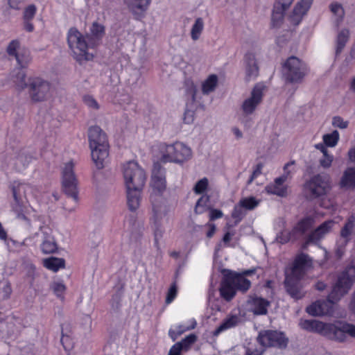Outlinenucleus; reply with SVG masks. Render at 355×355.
I'll return each mask as SVG.
<instances>
[{"mask_svg":"<svg viewBox=\"0 0 355 355\" xmlns=\"http://www.w3.org/2000/svg\"><path fill=\"white\" fill-rule=\"evenodd\" d=\"M13 198L11 211L15 218L26 228L32 227V220L36 218V210L33 203H40L42 192L39 186L24 181H15L10 185Z\"/></svg>","mask_w":355,"mask_h":355,"instance_id":"obj_1","label":"nucleus"},{"mask_svg":"<svg viewBox=\"0 0 355 355\" xmlns=\"http://www.w3.org/2000/svg\"><path fill=\"white\" fill-rule=\"evenodd\" d=\"M355 282V265L347 266L338 277L337 282L327 301H316L306 308L307 313L313 316H321L332 313L333 305L340 300Z\"/></svg>","mask_w":355,"mask_h":355,"instance_id":"obj_2","label":"nucleus"},{"mask_svg":"<svg viewBox=\"0 0 355 355\" xmlns=\"http://www.w3.org/2000/svg\"><path fill=\"white\" fill-rule=\"evenodd\" d=\"M311 267V257L307 254H300L295 257L293 265L286 269L285 287L293 298L300 299L303 297L304 277L307 270Z\"/></svg>","mask_w":355,"mask_h":355,"instance_id":"obj_3","label":"nucleus"},{"mask_svg":"<svg viewBox=\"0 0 355 355\" xmlns=\"http://www.w3.org/2000/svg\"><path fill=\"white\" fill-rule=\"evenodd\" d=\"M300 326L305 330L318 333L332 340L343 341L347 336L355 338V326L342 322L329 324L316 320H304L300 322Z\"/></svg>","mask_w":355,"mask_h":355,"instance_id":"obj_4","label":"nucleus"},{"mask_svg":"<svg viewBox=\"0 0 355 355\" xmlns=\"http://www.w3.org/2000/svg\"><path fill=\"white\" fill-rule=\"evenodd\" d=\"M15 85L21 88H28V94L32 101L43 102L50 99L53 94V88L51 83L40 77L29 78L26 83V74L24 71L17 69L12 76Z\"/></svg>","mask_w":355,"mask_h":355,"instance_id":"obj_5","label":"nucleus"},{"mask_svg":"<svg viewBox=\"0 0 355 355\" xmlns=\"http://www.w3.org/2000/svg\"><path fill=\"white\" fill-rule=\"evenodd\" d=\"M158 157L163 163L182 165L193 157V150L187 144L175 141L172 144L162 143L157 146Z\"/></svg>","mask_w":355,"mask_h":355,"instance_id":"obj_6","label":"nucleus"},{"mask_svg":"<svg viewBox=\"0 0 355 355\" xmlns=\"http://www.w3.org/2000/svg\"><path fill=\"white\" fill-rule=\"evenodd\" d=\"M67 43L73 58L78 62L89 61L94 58V53L88 50L96 46L97 43L89 36L85 37L76 28H71L69 30Z\"/></svg>","mask_w":355,"mask_h":355,"instance_id":"obj_7","label":"nucleus"},{"mask_svg":"<svg viewBox=\"0 0 355 355\" xmlns=\"http://www.w3.org/2000/svg\"><path fill=\"white\" fill-rule=\"evenodd\" d=\"M88 138L92 159L98 168H102L109 155L107 135L99 126L94 125L88 130Z\"/></svg>","mask_w":355,"mask_h":355,"instance_id":"obj_8","label":"nucleus"},{"mask_svg":"<svg viewBox=\"0 0 355 355\" xmlns=\"http://www.w3.org/2000/svg\"><path fill=\"white\" fill-rule=\"evenodd\" d=\"M121 171L125 189H143L146 174L144 168L135 161H128L121 165Z\"/></svg>","mask_w":355,"mask_h":355,"instance_id":"obj_9","label":"nucleus"},{"mask_svg":"<svg viewBox=\"0 0 355 355\" xmlns=\"http://www.w3.org/2000/svg\"><path fill=\"white\" fill-rule=\"evenodd\" d=\"M307 72L306 65L299 58L294 56L288 58L283 65L284 76L288 83H300Z\"/></svg>","mask_w":355,"mask_h":355,"instance_id":"obj_10","label":"nucleus"},{"mask_svg":"<svg viewBox=\"0 0 355 355\" xmlns=\"http://www.w3.org/2000/svg\"><path fill=\"white\" fill-rule=\"evenodd\" d=\"M74 165L72 161L64 164L62 171V187L64 192L77 202L78 181L73 171Z\"/></svg>","mask_w":355,"mask_h":355,"instance_id":"obj_11","label":"nucleus"},{"mask_svg":"<svg viewBox=\"0 0 355 355\" xmlns=\"http://www.w3.org/2000/svg\"><path fill=\"white\" fill-rule=\"evenodd\" d=\"M264 85L257 84L252 89L250 94L246 97L241 105V110L243 114H252L261 104L263 96Z\"/></svg>","mask_w":355,"mask_h":355,"instance_id":"obj_12","label":"nucleus"},{"mask_svg":"<svg viewBox=\"0 0 355 355\" xmlns=\"http://www.w3.org/2000/svg\"><path fill=\"white\" fill-rule=\"evenodd\" d=\"M166 215V211L164 206L153 204V215L150 223L156 243L162 238L165 232L162 225V219Z\"/></svg>","mask_w":355,"mask_h":355,"instance_id":"obj_13","label":"nucleus"},{"mask_svg":"<svg viewBox=\"0 0 355 355\" xmlns=\"http://www.w3.org/2000/svg\"><path fill=\"white\" fill-rule=\"evenodd\" d=\"M294 162L288 163L284 166V174L276 178L275 182L266 187L265 190L268 193L275 194L281 197L287 195V185L285 184L289 178V173L292 171Z\"/></svg>","mask_w":355,"mask_h":355,"instance_id":"obj_14","label":"nucleus"},{"mask_svg":"<svg viewBox=\"0 0 355 355\" xmlns=\"http://www.w3.org/2000/svg\"><path fill=\"white\" fill-rule=\"evenodd\" d=\"M257 340L263 347L276 346L284 347L288 343V339L283 333L270 330L261 331Z\"/></svg>","mask_w":355,"mask_h":355,"instance_id":"obj_15","label":"nucleus"},{"mask_svg":"<svg viewBox=\"0 0 355 355\" xmlns=\"http://www.w3.org/2000/svg\"><path fill=\"white\" fill-rule=\"evenodd\" d=\"M306 187L314 196L324 195L331 189L330 177L327 174L315 175L306 184Z\"/></svg>","mask_w":355,"mask_h":355,"instance_id":"obj_16","label":"nucleus"},{"mask_svg":"<svg viewBox=\"0 0 355 355\" xmlns=\"http://www.w3.org/2000/svg\"><path fill=\"white\" fill-rule=\"evenodd\" d=\"M355 228V214H352L340 231V235L336 241V254L338 258L342 257L345 252V248L350 240V236Z\"/></svg>","mask_w":355,"mask_h":355,"instance_id":"obj_17","label":"nucleus"},{"mask_svg":"<svg viewBox=\"0 0 355 355\" xmlns=\"http://www.w3.org/2000/svg\"><path fill=\"white\" fill-rule=\"evenodd\" d=\"M150 187L153 195L162 194L166 188L165 170L159 164H155L152 171Z\"/></svg>","mask_w":355,"mask_h":355,"instance_id":"obj_18","label":"nucleus"},{"mask_svg":"<svg viewBox=\"0 0 355 355\" xmlns=\"http://www.w3.org/2000/svg\"><path fill=\"white\" fill-rule=\"evenodd\" d=\"M336 223L333 220H327L318 226L309 236V241L316 243L323 239L334 229Z\"/></svg>","mask_w":355,"mask_h":355,"instance_id":"obj_19","label":"nucleus"},{"mask_svg":"<svg viewBox=\"0 0 355 355\" xmlns=\"http://www.w3.org/2000/svg\"><path fill=\"white\" fill-rule=\"evenodd\" d=\"M293 0H277L272 10V23L274 26L279 25L283 19L285 11L290 7Z\"/></svg>","mask_w":355,"mask_h":355,"instance_id":"obj_20","label":"nucleus"},{"mask_svg":"<svg viewBox=\"0 0 355 355\" xmlns=\"http://www.w3.org/2000/svg\"><path fill=\"white\" fill-rule=\"evenodd\" d=\"M241 321L239 313H231L228 315L221 324L213 331L214 336H218L220 334L237 326Z\"/></svg>","mask_w":355,"mask_h":355,"instance_id":"obj_21","label":"nucleus"},{"mask_svg":"<svg viewBox=\"0 0 355 355\" xmlns=\"http://www.w3.org/2000/svg\"><path fill=\"white\" fill-rule=\"evenodd\" d=\"M128 10L135 16H141L148 8L151 0H123Z\"/></svg>","mask_w":355,"mask_h":355,"instance_id":"obj_22","label":"nucleus"},{"mask_svg":"<svg viewBox=\"0 0 355 355\" xmlns=\"http://www.w3.org/2000/svg\"><path fill=\"white\" fill-rule=\"evenodd\" d=\"M244 62L246 79L248 80L254 79L259 73L255 55L252 53H246Z\"/></svg>","mask_w":355,"mask_h":355,"instance_id":"obj_23","label":"nucleus"},{"mask_svg":"<svg viewBox=\"0 0 355 355\" xmlns=\"http://www.w3.org/2000/svg\"><path fill=\"white\" fill-rule=\"evenodd\" d=\"M32 160V157L24 151L16 153L10 161V165L17 171L25 170Z\"/></svg>","mask_w":355,"mask_h":355,"instance_id":"obj_24","label":"nucleus"},{"mask_svg":"<svg viewBox=\"0 0 355 355\" xmlns=\"http://www.w3.org/2000/svg\"><path fill=\"white\" fill-rule=\"evenodd\" d=\"M249 309L256 315H264L267 313L269 302L266 300L254 297H250L248 301Z\"/></svg>","mask_w":355,"mask_h":355,"instance_id":"obj_25","label":"nucleus"},{"mask_svg":"<svg viewBox=\"0 0 355 355\" xmlns=\"http://www.w3.org/2000/svg\"><path fill=\"white\" fill-rule=\"evenodd\" d=\"M312 2L313 0H301L295 5L291 16L293 22L298 24L301 21L309 10Z\"/></svg>","mask_w":355,"mask_h":355,"instance_id":"obj_26","label":"nucleus"},{"mask_svg":"<svg viewBox=\"0 0 355 355\" xmlns=\"http://www.w3.org/2000/svg\"><path fill=\"white\" fill-rule=\"evenodd\" d=\"M143 189H125L127 203L130 210H137L141 201V193Z\"/></svg>","mask_w":355,"mask_h":355,"instance_id":"obj_27","label":"nucleus"},{"mask_svg":"<svg viewBox=\"0 0 355 355\" xmlns=\"http://www.w3.org/2000/svg\"><path fill=\"white\" fill-rule=\"evenodd\" d=\"M251 271L247 270L243 275H234L230 277L231 282L234 284L236 291H246L250 286V281L245 278V275L251 274Z\"/></svg>","mask_w":355,"mask_h":355,"instance_id":"obj_28","label":"nucleus"},{"mask_svg":"<svg viewBox=\"0 0 355 355\" xmlns=\"http://www.w3.org/2000/svg\"><path fill=\"white\" fill-rule=\"evenodd\" d=\"M340 186L347 189L355 188V168H347L343 172L340 180Z\"/></svg>","mask_w":355,"mask_h":355,"instance_id":"obj_29","label":"nucleus"},{"mask_svg":"<svg viewBox=\"0 0 355 355\" xmlns=\"http://www.w3.org/2000/svg\"><path fill=\"white\" fill-rule=\"evenodd\" d=\"M196 321L194 319H191L188 321L187 324H182L178 326H175L169 330V336L175 340L177 338L184 332L193 329L196 326Z\"/></svg>","mask_w":355,"mask_h":355,"instance_id":"obj_30","label":"nucleus"},{"mask_svg":"<svg viewBox=\"0 0 355 355\" xmlns=\"http://www.w3.org/2000/svg\"><path fill=\"white\" fill-rule=\"evenodd\" d=\"M350 36V33L347 28L340 29L336 39V54L338 55L342 52Z\"/></svg>","mask_w":355,"mask_h":355,"instance_id":"obj_31","label":"nucleus"},{"mask_svg":"<svg viewBox=\"0 0 355 355\" xmlns=\"http://www.w3.org/2000/svg\"><path fill=\"white\" fill-rule=\"evenodd\" d=\"M220 293L221 296L227 301L232 300L235 295L236 289L234 284L231 282L230 277L222 282Z\"/></svg>","mask_w":355,"mask_h":355,"instance_id":"obj_32","label":"nucleus"},{"mask_svg":"<svg viewBox=\"0 0 355 355\" xmlns=\"http://www.w3.org/2000/svg\"><path fill=\"white\" fill-rule=\"evenodd\" d=\"M329 9L332 14V20L336 26L343 21L345 16L344 9L340 3L333 2L329 5Z\"/></svg>","mask_w":355,"mask_h":355,"instance_id":"obj_33","label":"nucleus"},{"mask_svg":"<svg viewBox=\"0 0 355 355\" xmlns=\"http://www.w3.org/2000/svg\"><path fill=\"white\" fill-rule=\"evenodd\" d=\"M40 248L44 254L55 252L57 250V244L53 236L51 234L44 233V238Z\"/></svg>","mask_w":355,"mask_h":355,"instance_id":"obj_34","label":"nucleus"},{"mask_svg":"<svg viewBox=\"0 0 355 355\" xmlns=\"http://www.w3.org/2000/svg\"><path fill=\"white\" fill-rule=\"evenodd\" d=\"M218 84V78L215 74L209 75L201 85L202 92L204 94H209L215 91Z\"/></svg>","mask_w":355,"mask_h":355,"instance_id":"obj_35","label":"nucleus"},{"mask_svg":"<svg viewBox=\"0 0 355 355\" xmlns=\"http://www.w3.org/2000/svg\"><path fill=\"white\" fill-rule=\"evenodd\" d=\"M61 343L66 351H70L73 348L75 338L73 332L69 329H62Z\"/></svg>","mask_w":355,"mask_h":355,"instance_id":"obj_36","label":"nucleus"},{"mask_svg":"<svg viewBox=\"0 0 355 355\" xmlns=\"http://www.w3.org/2000/svg\"><path fill=\"white\" fill-rule=\"evenodd\" d=\"M204 27L205 23L202 18H196L191 28L190 31L191 38L192 39L193 41H197L200 38L204 30Z\"/></svg>","mask_w":355,"mask_h":355,"instance_id":"obj_37","label":"nucleus"},{"mask_svg":"<svg viewBox=\"0 0 355 355\" xmlns=\"http://www.w3.org/2000/svg\"><path fill=\"white\" fill-rule=\"evenodd\" d=\"M43 264L47 269L57 272L64 267V261L60 258L49 257L44 259Z\"/></svg>","mask_w":355,"mask_h":355,"instance_id":"obj_38","label":"nucleus"},{"mask_svg":"<svg viewBox=\"0 0 355 355\" xmlns=\"http://www.w3.org/2000/svg\"><path fill=\"white\" fill-rule=\"evenodd\" d=\"M15 58L18 65L21 68L26 67L32 60L30 51L25 48H23L22 50L19 51Z\"/></svg>","mask_w":355,"mask_h":355,"instance_id":"obj_39","label":"nucleus"},{"mask_svg":"<svg viewBox=\"0 0 355 355\" xmlns=\"http://www.w3.org/2000/svg\"><path fill=\"white\" fill-rule=\"evenodd\" d=\"M340 140V134L338 130H334L330 133L324 134L322 136V141L329 148H334Z\"/></svg>","mask_w":355,"mask_h":355,"instance_id":"obj_40","label":"nucleus"},{"mask_svg":"<svg viewBox=\"0 0 355 355\" xmlns=\"http://www.w3.org/2000/svg\"><path fill=\"white\" fill-rule=\"evenodd\" d=\"M313 224V219L311 217H307L300 220L297 225L294 227L293 230L297 236L304 234L307 231Z\"/></svg>","mask_w":355,"mask_h":355,"instance_id":"obj_41","label":"nucleus"},{"mask_svg":"<svg viewBox=\"0 0 355 355\" xmlns=\"http://www.w3.org/2000/svg\"><path fill=\"white\" fill-rule=\"evenodd\" d=\"M260 202V200L250 196L242 198L239 201V205L245 209L252 210L256 208L259 205Z\"/></svg>","mask_w":355,"mask_h":355,"instance_id":"obj_42","label":"nucleus"},{"mask_svg":"<svg viewBox=\"0 0 355 355\" xmlns=\"http://www.w3.org/2000/svg\"><path fill=\"white\" fill-rule=\"evenodd\" d=\"M51 288L58 298L61 300L64 299L66 286L63 282L59 281L53 282L51 285Z\"/></svg>","mask_w":355,"mask_h":355,"instance_id":"obj_43","label":"nucleus"},{"mask_svg":"<svg viewBox=\"0 0 355 355\" xmlns=\"http://www.w3.org/2000/svg\"><path fill=\"white\" fill-rule=\"evenodd\" d=\"M20 41L18 40H13L10 41L6 48V52L9 56L15 57L19 51L22 50Z\"/></svg>","mask_w":355,"mask_h":355,"instance_id":"obj_44","label":"nucleus"},{"mask_svg":"<svg viewBox=\"0 0 355 355\" xmlns=\"http://www.w3.org/2000/svg\"><path fill=\"white\" fill-rule=\"evenodd\" d=\"M90 31L91 35H88L89 37L94 40L98 44L99 38L101 37L104 33V27L102 25L94 22L90 28Z\"/></svg>","mask_w":355,"mask_h":355,"instance_id":"obj_45","label":"nucleus"},{"mask_svg":"<svg viewBox=\"0 0 355 355\" xmlns=\"http://www.w3.org/2000/svg\"><path fill=\"white\" fill-rule=\"evenodd\" d=\"M297 237V236L295 233L294 230L291 232L287 230H284L277 236L276 240L277 242L283 244L290 241L292 239H295Z\"/></svg>","mask_w":355,"mask_h":355,"instance_id":"obj_46","label":"nucleus"},{"mask_svg":"<svg viewBox=\"0 0 355 355\" xmlns=\"http://www.w3.org/2000/svg\"><path fill=\"white\" fill-rule=\"evenodd\" d=\"M235 232L234 231L227 232L223 238V242L226 247L234 248L238 245L239 239L234 237Z\"/></svg>","mask_w":355,"mask_h":355,"instance_id":"obj_47","label":"nucleus"},{"mask_svg":"<svg viewBox=\"0 0 355 355\" xmlns=\"http://www.w3.org/2000/svg\"><path fill=\"white\" fill-rule=\"evenodd\" d=\"M334 160V155L330 152H328L322 155L319 159V164L322 168L327 169L332 166Z\"/></svg>","mask_w":355,"mask_h":355,"instance_id":"obj_48","label":"nucleus"},{"mask_svg":"<svg viewBox=\"0 0 355 355\" xmlns=\"http://www.w3.org/2000/svg\"><path fill=\"white\" fill-rule=\"evenodd\" d=\"M208 202H209L208 196H201L196 202V205L195 207L196 213L198 214L204 213L208 209V205H207Z\"/></svg>","mask_w":355,"mask_h":355,"instance_id":"obj_49","label":"nucleus"},{"mask_svg":"<svg viewBox=\"0 0 355 355\" xmlns=\"http://www.w3.org/2000/svg\"><path fill=\"white\" fill-rule=\"evenodd\" d=\"M208 185V179L206 178H203L196 183L193 187V191L196 194H202L207 191Z\"/></svg>","mask_w":355,"mask_h":355,"instance_id":"obj_50","label":"nucleus"},{"mask_svg":"<svg viewBox=\"0 0 355 355\" xmlns=\"http://www.w3.org/2000/svg\"><path fill=\"white\" fill-rule=\"evenodd\" d=\"M331 125L335 128L345 130L348 128L349 121L340 116H335L331 119Z\"/></svg>","mask_w":355,"mask_h":355,"instance_id":"obj_51","label":"nucleus"},{"mask_svg":"<svg viewBox=\"0 0 355 355\" xmlns=\"http://www.w3.org/2000/svg\"><path fill=\"white\" fill-rule=\"evenodd\" d=\"M12 293L10 284L7 280H0V295L3 298L10 297Z\"/></svg>","mask_w":355,"mask_h":355,"instance_id":"obj_52","label":"nucleus"},{"mask_svg":"<svg viewBox=\"0 0 355 355\" xmlns=\"http://www.w3.org/2000/svg\"><path fill=\"white\" fill-rule=\"evenodd\" d=\"M197 340V337L195 334H190L184 338L182 341L178 342L180 346L184 351H187L191 345H193Z\"/></svg>","mask_w":355,"mask_h":355,"instance_id":"obj_53","label":"nucleus"},{"mask_svg":"<svg viewBox=\"0 0 355 355\" xmlns=\"http://www.w3.org/2000/svg\"><path fill=\"white\" fill-rule=\"evenodd\" d=\"M83 102L91 110H98L100 108L98 103L92 96H84Z\"/></svg>","mask_w":355,"mask_h":355,"instance_id":"obj_54","label":"nucleus"},{"mask_svg":"<svg viewBox=\"0 0 355 355\" xmlns=\"http://www.w3.org/2000/svg\"><path fill=\"white\" fill-rule=\"evenodd\" d=\"M177 293H178L177 286L175 284H173L170 286V288L167 292L166 303L168 304H171L174 300V299L176 297Z\"/></svg>","mask_w":355,"mask_h":355,"instance_id":"obj_55","label":"nucleus"},{"mask_svg":"<svg viewBox=\"0 0 355 355\" xmlns=\"http://www.w3.org/2000/svg\"><path fill=\"white\" fill-rule=\"evenodd\" d=\"M36 12V8L34 5L28 6L24 13V19L25 21H29L33 18Z\"/></svg>","mask_w":355,"mask_h":355,"instance_id":"obj_56","label":"nucleus"},{"mask_svg":"<svg viewBox=\"0 0 355 355\" xmlns=\"http://www.w3.org/2000/svg\"><path fill=\"white\" fill-rule=\"evenodd\" d=\"M195 120V112L191 110H187L183 116V121L186 124H192Z\"/></svg>","mask_w":355,"mask_h":355,"instance_id":"obj_57","label":"nucleus"},{"mask_svg":"<svg viewBox=\"0 0 355 355\" xmlns=\"http://www.w3.org/2000/svg\"><path fill=\"white\" fill-rule=\"evenodd\" d=\"M223 216V212L219 209H211L209 211V220H214L218 218H222Z\"/></svg>","mask_w":355,"mask_h":355,"instance_id":"obj_58","label":"nucleus"},{"mask_svg":"<svg viewBox=\"0 0 355 355\" xmlns=\"http://www.w3.org/2000/svg\"><path fill=\"white\" fill-rule=\"evenodd\" d=\"M263 166L261 164H259L256 166L254 169L252 174L249 180L248 183H251L256 178H257L259 175L261 174Z\"/></svg>","mask_w":355,"mask_h":355,"instance_id":"obj_59","label":"nucleus"},{"mask_svg":"<svg viewBox=\"0 0 355 355\" xmlns=\"http://www.w3.org/2000/svg\"><path fill=\"white\" fill-rule=\"evenodd\" d=\"M182 350L184 349L180 346V344L177 343L171 347L169 350L168 355H180Z\"/></svg>","mask_w":355,"mask_h":355,"instance_id":"obj_60","label":"nucleus"},{"mask_svg":"<svg viewBox=\"0 0 355 355\" xmlns=\"http://www.w3.org/2000/svg\"><path fill=\"white\" fill-rule=\"evenodd\" d=\"M261 349H257L251 345L245 348V355H261Z\"/></svg>","mask_w":355,"mask_h":355,"instance_id":"obj_61","label":"nucleus"},{"mask_svg":"<svg viewBox=\"0 0 355 355\" xmlns=\"http://www.w3.org/2000/svg\"><path fill=\"white\" fill-rule=\"evenodd\" d=\"M347 158L350 163L355 164V144L349 148Z\"/></svg>","mask_w":355,"mask_h":355,"instance_id":"obj_62","label":"nucleus"},{"mask_svg":"<svg viewBox=\"0 0 355 355\" xmlns=\"http://www.w3.org/2000/svg\"><path fill=\"white\" fill-rule=\"evenodd\" d=\"M231 132L234 136L235 139L239 140L243 137V134L242 130L236 126H234L231 128Z\"/></svg>","mask_w":355,"mask_h":355,"instance_id":"obj_63","label":"nucleus"},{"mask_svg":"<svg viewBox=\"0 0 355 355\" xmlns=\"http://www.w3.org/2000/svg\"><path fill=\"white\" fill-rule=\"evenodd\" d=\"M314 147L315 149L320 150V152L322 153V155L329 152L327 148L329 147L323 141H322V143L316 144L314 146Z\"/></svg>","mask_w":355,"mask_h":355,"instance_id":"obj_64","label":"nucleus"}]
</instances>
